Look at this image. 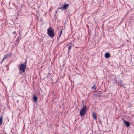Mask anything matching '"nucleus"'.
Masks as SVG:
<instances>
[{"label":"nucleus","instance_id":"11","mask_svg":"<svg viewBox=\"0 0 134 134\" xmlns=\"http://www.w3.org/2000/svg\"><path fill=\"white\" fill-rule=\"evenodd\" d=\"M10 56V54H7L4 55V59H6L7 58H9Z\"/></svg>","mask_w":134,"mask_h":134},{"label":"nucleus","instance_id":"7","mask_svg":"<svg viewBox=\"0 0 134 134\" xmlns=\"http://www.w3.org/2000/svg\"><path fill=\"white\" fill-rule=\"evenodd\" d=\"M73 45L72 44H70L68 46V52H70V50L72 49V46Z\"/></svg>","mask_w":134,"mask_h":134},{"label":"nucleus","instance_id":"4","mask_svg":"<svg viewBox=\"0 0 134 134\" xmlns=\"http://www.w3.org/2000/svg\"><path fill=\"white\" fill-rule=\"evenodd\" d=\"M69 5L68 4H65L63 7L59 8L58 10L59 9H61L62 10H63L64 9H66L69 7Z\"/></svg>","mask_w":134,"mask_h":134},{"label":"nucleus","instance_id":"1","mask_svg":"<svg viewBox=\"0 0 134 134\" xmlns=\"http://www.w3.org/2000/svg\"><path fill=\"white\" fill-rule=\"evenodd\" d=\"M54 30L51 27H49L47 29V34L51 38H53L55 36Z\"/></svg>","mask_w":134,"mask_h":134},{"label":"nucleus","instance_id":"3","mask_svg":"<svg viewBox=\"0 0 134 134\" xmlns=\"http://www.w3.org/2000/svg\"><path fill=\"white\" fill-rule=\"evenodd\" d=\"M26 66L24 64H21L20 67V69L22 72L24 73L25 72Z\"/></svg>","mask_w":134,"mask_h":134},{"label":"nucleus","instance_id":"6","mask_svg":"<svg viewBox=\"0 0 134 134\" xmlns=\"http://www.w3.org/2000/svg\"><path fill=\"white\" fill-rule=\"evenodd\" d=\"M123 123L124 125L127 127H128L130 126V123L128 121H125V120H123Z\"/></svg>","mask_w":134,"mask_h":134},{"label":"nucleus","instance_id":"13","mask_svg":"<svg viewBox=\"0 0 134 134\" xmlns=\"http://www.w3.org/2000/svg\"><path fill=\"white\" fill-rule=\"evenodd\" d=\"M92 116L93 118H94L95 119V120H96L97 119V118L96 116V115L94 113H92Z\"/></svg>","mask_w":134,"mask_h":134},{"label":"nucleus","instance_id":"5","mask_svg":"<svg viewBox=\"0 0 134 134\" xmlns=\"http://www.w3.org/2000/svg\"><path fill=\"white\" fill-rule=\"evenodd\" d=\"M21 39V36L20 35L18 36V37L17 38L16 40V41L15 42V46H16V45L17 46L20 40Z\"/></svg>","mask_w":134,"mask_h":134},{"label":"nucleus","instance_id":"18","mask_svg":"<svg viewBox=\"0 0 134 134\" xmlns=\"http://www.w3.org/2000/svg\"><path fill=\"white\" fill-rule=\"evenodd\" d=\"M6 67H7V69H8L9 67L8 66H7H7Z\"/></svg>","mask_w":134,"mask_h":134},{"label":"nucleus","instance_id":"9","mask_svg":"<svg viewBox=\"0 0 134 134\" xmlns=\"http://www.w3.org/2000/svg\"><path fill=\"white\" fill-rule=\"evenodd\" d=\"M110 54L109 53L107 52L105 53V57L106 58H108L110 57Z\"/></svg>","mask_w":134,"mask_h":134},{"label":"nucleus","instance_id":"2","mask_svg":"<svg viewBox=\"0 0 134 134\" xmlns=\"http://www.w3.org/2000/svg\"><path fill=\"white\" fill-rule=\"evenodd\" d=\"M87 109V107L86 106H83L81 109L80 112V114L81 117L83 116L85 114Z\"/></svg>","mask_w":134,"mask_h":134},{"label":"nucleus","instance_id":"10","mask_svg":"<svg viewBox=\"0 0 134 134\" xmlns=\"http://www.w3.org/2000/svg\"><path fill=\"white\" fill-rule=\"evenodd\" d=\"M38 99L37 97V96H34L33 97V100L36 103L37 102V100Z\"/></svg>","mask_w":134,"mask_h":134},{"label":"nucleus","instance_id":"19","mask_svg":"<svg viewBox=\"0 0 134 134\" xmlns=\"http://www.w3.org/2000/svg\"><path fill=\"white\" fill-rule=\"evenodd\" d=\"M3 62H2V61L0 62V64H2Z\"/></svg>","mask_w":134,"mask_h":134},{"label":"nucleus","instance_id":"16","mask_svg":"<svg viewBox=\"0 0 134 134\" xmlns=\"http://www.w3.org/2000/svg\"><path fill=\"white\" fill-rule=\"evenodd\" d=\"M5 59H4V57L2 59V60H1L2 61V62H3Z\"/></svg>","mask_w":134,"mask_h":134},{"label":"nucleus","instance_id":"17","mask_svg":"<svg viewBox=\"0 0 134 134\" xmlns=\"http://www.w3.org/2000/svg\"><path fill=\"white\" fill-rule=\"evenodd\" d=\"M13 34H16V32H13Z\"/></svg>","mask_w":134,"mask_h":134},{"label":"nucleus","instance_id":"15","mask_svg":"<svg viewBox=\"0 0 134 134\" xmlns=\"http://www.w3.org/2000/svg\"><path fill=\"white\" fill-rule=\"evenodd\" d=\"M95 85H94L93 87H91L92 89H94L95 90H96V88L95 87Z\"/></svg>","mask_w":134,"mask_h":134},{"label":"nucleus","instance_id":"12","mask_svg":"<svg viewBox=\"0 0 134 134\" xmlns=\"http://www.w3.org/2000/svg\"><path fill=\"white\" fill-rule=\"evenodd\" d=\"M3 118V115H2L0 116V125H1L2 124Z\"/></svg>","mask_w":134,"mask_h":134},{"label":"nucleus","instance_id":"14","mask_svg":"<svg viewBox=\"0 0 134 134\" xmlns=\"http://www.w3.org/2000/svg\"><path fill=\"white\" fill-rule=\"evenodd\" d=\"M63 29V28H62L61 29V31H60V32L59 36V37H60L61 36V34H62V30Z\"/></svg>","mask_w":134,"mask_h":134},{"label":"nucleus","instance_id":"20","mask_svg":"<svg viewBox=\"0 0 134 134\" xmlns=\"http://www.w3.org/2000/svg\"><path fill=\"white\" fill-rule=\"evenodd\" d=\"M26 61L25 62V64L26 63Z\"/></svg>","mask_w":134,"mask_h":134},{"label":"nucleus","instance_id":"8","mask_svg":"<svg viewBox=\"0 0 134 134\" xmlns=\"http://www.w3.org/2000/svg\"><path fill=\"white\" fill-rule=\"evenodd\" d=\"M118 85L121 87L122 86V81L121 80H119L118 81Z\"/></svg>","mask_w":134,"mask_h":134}]
</instances>
